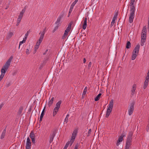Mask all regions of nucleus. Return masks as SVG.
I'll use <instances>...</instances> for the list:
<instances>
[{
    "label": "nucleus",
    "mask_w": 149,
    "mask_h": 149,
    "mask_svg": "<svg viewBox=\"0 0 149 149\" xmlns=\"http://www.w3.org/2000/svg\"><path fill=\"white\" fill-rule=\"evenodd\" d=\"M25 9H24L22 10V11L20 12V14H22V15H23L24 14V13L25 11Z\"/></svg>",
    "instance_id": "ea45409f"
},
{
    "label": "nucleus",
    "mask_w": 149,
    "mask_h": 149,
    "mask_svg": "<svg viewBox=\"0 0 149 149\" xmlns=\"http://www.w3.org/2000/svg\"><path fill=\"white\" fill-rule=\"evenodd\" d=\"M23 16V15L20 13L19 16H18V17L20 18L21 19H22V18Z\"/></svg>",
    "instance_id": "5fc2aeb1"
},
{
    "label": "nucleus",
    "mask_w": 149,
    "mask_h": 149,
    "mask_svg": "<svg viewBox=\"0 0 149 149\" xmlns=\"http://www.w3.org/2000/svg\"><path fill=\"white\" fill-rule=\"evenodd\" d=\"M26 53L27 55H29L30 54V52L28 49H26Z\"/></svg>",
    "instance_id": "a19ab883"
},
{
    "label": "nucleus",
    "mask_w": 149,
    "mask_h": 149,
    "mask_svg": "<svg viewBox=\"0 0 149 149\" xmlns=\"http://www.w3.org/2000/svg\"><path fill=\"white\" fill-rule=\"evenodd\" d=\"M136 85L135 84H134L132 86V88L131 91V94L133 96L135 94V90L136 89Z\"/></svg>",
    "instance_id": "f8f14e48"
},
{
    "label": "nucleus",
    "mask_w": 149,
    "mask_h": 149,
    "mask_svg": "<svg viewBox=\"0 0 149 149\" xmlns=\"http://www.w3.org/2000/svg\"><path fill=\"white\" fill-rule=\"evenodd\" d=\"M72 24V22H71L68 24V27L65 30L64 33L62 37L63 39H65V38L67 36L68 32L70 31L71 29Z\"/></svg>",
    "instance_id": "39448f33"
},
{
    "label": "nucleus",
    "mask_w": 149,
    "mask_h": 149,
    "mask_svg": "<svg viewBox=\"0 0 149 149\" xmlns=\"http://www.w3.org/2000/svg\"><path fill=\"white\" fill-rule=\"evenodd\" d=\"M149 129V124H148L146 126V130L147 132H148Z\"/></svg>",
    "instance_id": "a18cd8bd"
},
{
    "label": "nucleus",
    "mask_w": 149,
    "mask_h": 149,
    "mask_svg": "<svg viewBox=\"0 0 149 149\" xmlns=\"http://www.w3.org/2000/svg\"><path fill=\"white\" fill-rule=\"evenodd\" d=\"M135 0H130V10H135V6H134Z\"/></svg>",
    "instance_id": "ddd939ff"
},
{
    "label": "nucleus",
    "mask_w": 149,
    "mask_h": 149,
    "mask_svg": "<svg viewBox=\"0 0 149 149\" xmlns=\"http://www.w3.org/2000/svg\"><path fill=\"white\" fill-rule=\"evenodd\" d=\"M113 104V99L111 100L108 105V108L106 112V117L108 118L112 110Z\"/></svg>",
    "instance_id": "f03ea898"
},
{
    "label": "nucleus",
    "mask_w": 149,
    "mask_h": 149,
    "mask_svg": "<svg viewBox=\"0 0 149 149\" xmlns=\"http://www.w3.org/2000/svg\"><path fill=\"white\" fill-rule=\"evenodd\" d=\"M28 35H29V34L26 33L25 34V37L27 38V37L28 36Z\"/></svg>",
    "instance_id": "4d7b16f0"
},
{
    "label": "nucleus",
    "mask_w": 149,
    "mask_h": 149,
    "mask_svg": "<svg viewBox=\"0 0 149 149\" xmlns=\"http://www.w3.org/2000/svg\"><path fill=\"white\" fill-rule=\"evenodd\" d=\"M130 13L129 18V22L130 23H132L133 22V19L135 16V10L134 9L130 10Z\"/></svg>",
    "instance_id": "423d86ee"
},
{
    "label": "nucleus",
    "mask_w": 149,
    "mask_h": 149,
    "mask_svg": "<svg viewBox=\"0 0 149 149\" xmlns=\"http://www.w3.org/2000/svg\"><path fill=\"white\" fill-rule=\"evenodd\" d=\"M13 32L11 31L9 32L6 36V39L8 40L10 39L13 36Z\"/></svg>",
    "instance_id": "2eb2a0df"
},
{
    "label": "nucleus",
    "mask_w": 149,
    "mask_h": 149,
    "mask_svg": "<svg viewBox=\"0 0 149 149\" xmlns=\"http://www.w3.org/2000/svg\"><path fill=\"white\" fill-rule=\"evenodd\" d=\"M147 75L149 76V69L148 70V72L147 73Z\"/></svg>",
    "instance_id": "69168bd1"
},
{
    "label": "nucleus",
    "mask_w": 149,
    "mask_h": 149,
    "mask_svg": "<svg viewBox=\"0 0 149 149\" xmlns=\"http://www.w3.org/2000/svg\"><path fill=\"white\" fill-rule=\"evenodd\" d=\"M25 42H24V40H22V41H20L19 43V49L20 46L22 45V44L25 43Z\"/></svg>",
    "instance_id": "4c0bfd02"
},
{
    "label": "nucleus",
    "mask_w": 149,
    "mask_h": 149,
    "mask_svg": "<svg viewBox=\"0 0 149 149\" xmlns=\"http://www.w3.org/2000/svg\"><path fill=\"white\" fill-rule=\"evenodd\" d=\"M1 74L0 76V81H1L3 77L6 72L3 70H1Z\"/></svg>",
    "instance_id": "aec40b11"
},
{
    "label": "nucleus",
    "mask_w": 149,
    "mask_h": 149,
    "mask_svg": "<svg viewBox=\"0 0 149 149\" xmlns=\"http://www.w3.org/2000/svg\"><path fill=\"white\" fill-rule=\"evenodd\" d=\"M148 122L149 123V119L148 121Z\"/></svg>",
    "instance_id": "774afa93"
},
{
    "label": "nucleus",
    "mask_w": 149,
    "mask_h": 149,
    "mask_svg": "<svg viewBox=\"0 0 149 149\" xmlns=\"http://www.w3.org/2000/svg\"><path fill=\"white\" fill-rule=\"evenodd\" d=\"M145 81H146L149 82V76L147 75V76L146 77V79Z\"/></svg>",
    "instance_id": "e433bc0d"
},
{
    "label": "nucleus",
    "mask_w": 149,
    "mask_h": 149,
    "mask_svg": "<svg viewBox=\"0 0 149 149\" xmlns=\"http://www.w3.org/2000/svg\"><path fill=\"white\" fill-rule=\"evenodd\" d=\"M30 30H29V31H27V32L26 33L29 34V33H30Z\"/></svg>",
    "instance_id": "0e129e2a"
},
{
    "label": "nucleus",
    "mask_w": 149,
    "mask_h": 149,
    "mask_svg": "<svg viewBox=\"0 0 149 149\" xmlns=\"http://www.w3.org/2000/svg\"><path fill=\"white\" fill-rule=\"evenodd\" d=\"M87 88H88V87L87 86H86L84 90H86L87 91Z\"/></svg>",
    "instance_id": "680f3d73"
},
{
    "label": "nucleus",
    "mask_w": 149,
    "mask_h": 149,
    "mask_svg": "<svg viewBox=\"0 0 149 149\" xmlns=\"http://www.w3.org/2000/svg\"><path fill=\"white\" fill-rule=\"evenodd\" d=\"M91 129H90L88 132V136H89V135H90V134L91 133Z\"/></svg>",
    "instance_id": "de8ad7c7"
},
{
    "label": "nucleus",
    "mask_w": 149,
    "mask_h": 149,
    "mask_svg": "<svg viewBox=\"0 0 149 149\" xmlns=\"http://www.w3.org/2000/svg\"><path fill=\"white\" fill-rule=\"evenodd\" d=\"M132 135H133L132 132L131 131L130 132H129L128 133V134L127 137L132 139Z\"/></svg>",
    "instance_id": "c756f323"
},
{
    "label": "nucleus",
    "mask_w": 149,
    "mask_h": 149,
    "mask_svg": "<svg viewBox=\"0 0 149 149\" xmlns=\"http://www.w3.org/2000/svg\"><path fill=\"white\" fill-rule=\"evenodd\" d=\"M6 133V130L4 129L3 130V131L2 132V133L1 134V136L0 137L1 139H3L4 138L5 136Z\"/></svg>",
    "instance_id": "412c9836"
},
{
    "label": "nucleus",
    "mask_w": 149,
    "mask_h": 149,
    "mask_svg": "<svg viewBox=\"0 0 149 149\" xmlns=\"http://www.w3.org/2000/svg\"><path fill=\"white\" fill-rule=\"evenodd\" d=\"M126 136V134L125 132H123L121 134V136H122L123 138V137H125Z\"/></svg>",
    "instance_id": "c03bdc74"
},
{
    "label": "nucleus",
    "mask_w": 149,
    "mask_h": 149,
    "mask_svg": "<svg viewBox=\"0 0 149 149\" xmlns=\"http://www.w3.org/2000/svg\"><path fill=\"white\" fill-rule=\"evenodd\" d=\"M130 145L126 144V146H125V148L129 149V148L130 147Z\"/></svg>",
    "instance_id": "09e8293b"
},
{
    "label": "nucleus",
    "mask_w": 149,
    "mask_h": 149,
    "mask_svg": "<svg viewBox=\"0 0 149 149\" xmlns=\"http://www.w3.org/2000/svg\"><path fill=\"white\" fill-rule=\"evenodd\" d=\"M118 15V14L117 13L115 14L111 24V26H112L114 24V23H115V20L117 19Z\"/></svg>",
    "instance_id": "4468645a"
},
{
    "label": "nucleus",
    "mask_w": 149,
    "mask_h": 149,
    "mask_svg": "<svg viewBox=\"0 0 149 149\" xmlns=\"http://www.w3.org/2000/svg\"><path fill=\"white\" fill-rule=\"evenodd\" d=\"M70 145V146H71L70 145V141H68L65 144V147H64L63 149H66L68 146L69 145Z\"/></svg>",
    "instance_id": "a878e982"
},
{
    "label": "nucleus",
    "mask_w": 149,
    "mask_h": 149,
    "mask_svg": "<svg viewBox=\"0 0 149 149\" xmlns=\"http://www.w3.org/2000/svg\"><path fill=\"white\" fill-rule=\"evenodd\" d=\"M35 135L34 134V132L33 131H31L30 134L29 136L31 139L32 142L35 143Z\"/></svg>",
    "instance_id": "9b49d317"
},
{
    "label": "nucleus",
    "mask_w": 149,
    "mask_h": 149,
    "mask_svg": "<svg viewBox=\"0 0 149 149\" xmlns=\"http://www.w3.org/2000/svg\"><path fill=\"white\" fill-rule=\"evenodd\" d=\"M74 6L71 5L70 9L69 10V14H70L71 13L72 11Z\"/></svg>",
    "instance_id": "473e14b6"
},
{
    "label": "nucleus",
    "mask_w": 149,
    "mask_h": 149,
    "mask_svg": "<svg viewBox=\"0 0 149 149\" xmlns=\"http://www.w3.org/2000/svg\"><path fill=\"white\" fill-rule=\"evenodd\" d=\"M31 140L29 137H28L26 146V149H30L31 148Z\"/></svg>",
    "instance_id": "9d476101"
},
{
    "label": "nucleus",
    "mask_w": 149,
    "mask_h": 149,
    "mask_svg": "<svg viewBox=\"0 0 149 149\" xmlns=\"http://www.w3.org/2000/svg\"><path fill=\"white\" fill-rule=\"evenodd\" d=\"M39 45H38V44L36 43V45L35 47V52H36L37 50L38 49Z\"/></svg>",
    "instance_id": "72a5a7b5"
},
{
    "label": "nucleus",
    "mask_w": 149,
    "mask_h": 149,
    "mask_svg": "<svg viewBox=\"0 0 149 149\" xmlns=\"http://www.w3.org/2000/svg\"><path fill=\"white\" fill-rule=\"evenodd\" d=\"M126 144L131 146V142L126 141Z\"/></svg>",
    "instance_id": "864d4df0"
},
{
    "label": "nucleus",
    "mask_w": 149,
    "mask_h": 149,
    "mask_svg": "<svg viewBox=\"0 0 149 149\" xmlns=\"http://www.w3.org/2000/svg\"><path fill=\"white\" fill-rule=\"evenodd\" d=\"M42 118H41V117H40L39 121L41 122L42 121Z\"/></svg>",
    "instance_id": "e2e57ef3"
},
{
    "label": "nucleus",
    "mask_w": 149,
    "mask_h": 149,
    "mask_svg": "<svg viewBox=\"0 0 149 149\" xmlns=\"http://www.w3.org/2000/svg\"><path fill=\"white\" fill-rule=\"evenodd\" d=\"M132 139V138H127L126 141H129V142H131V140Z\"/></svg>",
    "instance_id": "49530a36"
},
{
    "label": "nucleus",
    "mask_w": 149,
    "mask_h": 149,
    "mask_svg": "<svg viewBox=\"0 0 149 149\" xmlns=\"http://www.w3.org/2000/svg\"><path fill=\"white\" fill-rule=\"evenodd\" d=\"M140 45L138 44L134 48L132 56L131 59L132 60H134L137 56L139 53L140 49Z\"/></svg>",
    "instance_id": "f257e3e1"
},
{
    "label": "nucleus",
    "mask_w": 149,
    "mask_h": 149,
    "mask_svg": "<svg viewBox=\"0 0 149 149\" xmlns=\"http://www.w3.org/2000/svg\"><path fill=\"white\" fill-rule=\"evenodd\" d=\"M46 29V28H45L43 30L42 33H41V35H42L43 34V36H44V35L45 34V31Z\"/></svg>",
    "instance_id": "37998d69"
},
{
    "label": "nucleus",
    "mask_w": 149,
    "mask_h": 149,
    "mask_svg": "<svg viewBox=\"0 0 149 149\" xmlns=\"http://www.w3.org/2000/svg\"><path fill=\"white\" fill-rule=\"evenodd\" d=\"M123 140V138H122V136H120L117 142L116 145L117 146H118L120 144V143L122 142Z\"/></svg>",
    "instance_id": "6ab92c4d"
},
{
    "label": "nucleus",
    "mask_w": 149,
    "mask_h": 149,
    "mask_svg": "<svg viewBox=\"0 0 149 149\" xmlns=\"http://www.w3.org/2000/svg\"><path fill=\"white\" fill-rule=\"evenodd\" d=\"M27 38V37H24L23 38V40L25 42Z\"/></svg>",
    "instance_id": "6e6d98bb"
},
{
    "label": "nucleus",
    "mask_w": 149,
    "mask_h": 149,
    "mask_svg": "<svg viewBox=\"0 0 149 149\" xmlns=\"http://www.w3.org/2000/svg\"><path fill=\"white\" fill-rule=\"evenodd\" d=\"M21 19H22L20 18H19L18 17V18H17V22H18H18H21Z\"/></svg>",
    "instance_id": "603ef678"
},
{
    "label": "nucleus",
    "mask_w": 149,
    "mask_h": 149,
    "mask_svg": "<svg viewBox=\"0 0 149 149\" xmlns=\"http://www.w3.org/2000/svg\"><path fill=\"white\" fill-rule=\"evenodd\" d=\"M77 129H75L74 130L72 134V136L71 138L70 141V145H72L73 143L74 139L77 136Z\"/></svg>",
    "instance_id": "0eeeda50"
},
{
    "label": "nucleus",
    "mask_w": 149,
    "mask_h": 149,
    "mask_svg": "<svg viewBox=\"0 0 149 149\" xmlns=\"http://www.w3.org/2000/svg\"><path fill=\"white\" fill-rule=\"evenodd\" d=\"M10 84H8L7 85V86L8 87V86H10Z\"/></svg>",
    "instance_id": "338daca9"
},
{
    "label": "nucleus",
    "mask_w": 149,
    "mask_h": 149,
    "mask_svg": "<svg viewBox=\"0 0 149 149\" xmlns=\"http://www.w3.org/2000/svg\"><path fill=\"white\" fill-rule=\"evenodd\" d=\"M23 110V108L22 107H21L19 109V114H21L22 112V110Z\"/></svg>",
    "instance_id": "79ce46f5"
},
{
    "label": "nucleus",
    "mask_w": 149,
    "mask_h": 149,
    "mask_svg": "<svg viewBox=\"0 0 149 149\" xmlns=\"http://www.w3.org/2000/svg\"><path fill=\"white\" fill-rule=\"evenodd\" d=\"M69 116V114H68L64 119V123H67L68 119V118Z\"/></svg>",
    "instance_id": "cd10ccee"
},
{
    "label": "nucleus",
    "mask_w": 149,
    "mask_h": 149,
    "mask_svg": "<svg viewBox=\"0 0 149 149\" xmlns=\"http://www.w3.org/2000/svg\"><path fill=\"white\" fill-rule=\"evenodd\" d=\"M55 135V134L54 133H53L52 134H51L50 135V139L49 140V143H51L53 141Z\"/></svg>",
    "instance_id": "a211bd4d"
},
{
    "label": "nucleus",
    "mask_w": 149,
    "mask_h": 149,
    "mask_svg": "<svg viewBox=\"0 0 149 149\" xmlns=\"http://www.w3.org/2000/svg\"><path fill=\"white\" fill-rule=\"evenodd\" d=\"M13 59V57L11 56L8 59L5 64L3 65L1 70H4L5 72L7 71L9 67L12 60Z\"/></svg>",
    "instance_id": "7ed1b4c3"
},
{
    "label": "nucleus",
    "mask_w": 149,
    "mask_h": 149,
    "mask_svg": "<svg viewBox=\"0 0 149 149\" xmlns=\"http://www.w3.org/2000/svg\"><path fill=\"white\" fill-rule=\"evenodd\" d=\"M141 39L146 40V34L141 33Z\"/></svg>",
    "instance_id": "393cba45"
},
{
    "label": "nucleus",
    "mask_w": 149,
    "mask_h": 149,
    "mask_svg": "<svg viewBox=\"0 0 149 149\" xmlns=\"http://www.w3.org/2000/svg\"><path fill=\"white\" fill-rule=\"evenodd\" d=\"M54 97H52L51 99L48 102V104L49 106L50 107L52 104L53 103L54 100Z\"/></svg>",
    "instance_id": "4be33fe9"
},
{
    "label": "nucleus",
    "mask_w": 149,
    "mask_h": 149,
    "mask_svg": "<svg viewBox=\"0 0 149 149\" xmlns=\"http://www.w3.org/2000/svg\"><path fill=\"white\" fill-rule=\"evenodd\" d=\"M147 30L146 27V26H144L143 27L141 33L146 34Z\"/></svg>",
    "instance_id": "5701e85b"
},
{
    "label": "nucleus",
    "mask_w": 149,
    "mask_h": 149,
    "mask_svg": "<svg viewBox=\"0 0 149 149\" xmlns=\"http://www.w3.org/2000/svg\"><path fill=\"white\" fill-rule=\"evenodd\" d=\"M83 63H85L86 62V59L85 58H84L83 59Z\"/></svg>",
    "instance_id": "bf43d9fd"
},
{
    "label": "nucleus",
    "mask_w": 149,
    "mask_h": 149,
    "mask_svg": "<svg viewBox=\"0 0 149 149\" xmlns=\"http://www.w3.org/2000/svg\"><path fill=\"white\" fill-rule=\"evenodd\" d=\"M101 95L102 94L101 93L98 94V95L95 98V100L96 101H98L100 98Z\"/></svg>",
    "instance_id": "b1692460"
},
{
    "label": "nucleus",
    "mask_w": 149,
    "mask_h": 149,
    "mask_svg": "<svg viewBox=\"0 0 149 149\" xmlns=\"http://www.w3.org/2000/svg\"><path fill=\"white\" fill-rule=\"evenodd\" d=\"M79 146V145L78 144V143L76 144L75 146L74 149H78Z\"/></svg>",
    "instance_id": "58836bf2"
},
{
    "label": "nucleus",
    "mask_w": 149,
    "mask_h": 149,
    "mask_svg": "<svg viewBox=\"0 0 149 149\" xmlns=\"http://www.w3.org/2000/svg\"><path fill=\"white\" fill-rule=\"evenodd\" d=\"M78 0H75V1L72 3L71 5L74 6L76 3L78 2Z\"/></svg>",
    "instance_id": "c9c22d12"
},
{
    "label": "nucleus",
    "mask_w": 149,
    "mask_h": 149,
    "mask_svg": "<svg viewBox=\"0 0 149 149\" xmlns=\"http://www.w3.org/2000/svg\"><path fill=\"white\" fill-rule=\"evenodd\" d=\"M87 91H86V90H84V91H83V94H82L83 96L84 95H86Z\"/></svg>",
    "instance_id": "3c124183"
},
{
    "label": "nucleus",
    "mask_w": 149,
    "mask_h": 149,
    "mask_svg": "<svg viewBox=\"0 0 149 149\" xmlns=\"http://www.w3.org/2000/svg\"><path fill=\"white\" fill-rule=\"evenodd\" d=\"M131 47V43L129 41H127V43L126 48L127 49L130 48Z\"/></svg>",
    "instance_id": "c85d7f7f"
},
{
    "label": "nucleus",
    "mask_w": 149,
    "mask_h": 149,
    "mask_svg": "<svg viewBox=\"0 0 149 149\" xmlns=\"http://www.w3.org/2000/svg\"><path fill=\"white\" fill-rule=\"evenodd\" d=\"M56 25V26L55 27L53 31V33L56 30H57L58 29V27L60 26V25Z\"/></svg>",
    "instance_id": "2f4dec72"
},
{
    "label": "nucleus",
    "mask_w": 149,
    "mask_h": 149,
    "mask_svg": "<svg viewBox=\"0 0 149 149\" xmlns=\"http://www.w3.org/2000/svg\"><path fill=\"white\" fill-rule=\"evenodd\" d=\"M146 40L145 39H141V46H143L144 45L146 41Z\"/></svg>",
    "instance_id": "7c9ffc66"
},
{
    "label": "nucleus",
    "mask_w": 149,
    "mask_h": 149,
    "mask_svg": "<svg viewBox=\"0 0 149 149\" xmlns=\"http://www.w3.org/2000/svg\"><path fill=\"white\" fill-rule=\"evenodd\" d=\"M44 37V36H43V34L41 35L39 40L37 41L36 42V44H38V45H40V43L42 41Z\"/></svg>",
    "instance_id": "f3484780"
},
{
    "label": "nucleus",
    "mask_w": 149,
    "mask_h": 149,
    "mask_svg": "<svg viewBox=\"0 0 149 149\" xmlns=\"http://www.w3.org/2000/svg\"><path fill=\"white\" fill-rule=\"evenodd\" d=\"M87 17H85L84 19V23L83 25V28L84 30L87 27Z\"/></svg>",
    "instance_id": "dca6fc26"
},
{
    "label": "nucleus",
    "mask_w": 149,
    "mask_h": 149,
    "mask_svg": "<svg viewBox=\"0 0 149 149\" xmlns=\"http://www.w3.org/2000/svg\"><path fill=\"white\" fill-rule=\"evenodd\" d=\"M63 14H61L58 17L56 21L55 22V24L56 25H61V20L63 17Z\"/></svg>",
    "instance_id": "1a4fd4ad"
},
{
    "label": "nucleus",
    "mask_w": 149,
    "mask_h": 149,
    "mask_svg": "<svg viewBox=\"0 0 149 149\" xmlns=\"http://www.w3.org/2000/svg\"><path fill=\"white\" fill-rule=\"evenodd\" d=\"M47 51H48L47 49L45 51V52L43 54L44 55H45L46 54V53L47 52Z\"/></svg>",
    "instance_id": "13d9d810"
},
{
    "label": "nucleus",
    "mask_w": 149,
    "mask_h": 149,
    "mask_svg": "<svg viewBox=\"0 0 149 149\" xmlns=\"http://www.w3.org/2000/svg\"><path fill=\"white\" fill-rule=\"evenodd\" d=\"M62 102L61 100L57 102L56 105V107L54 108L53 112V116H55L58 111L59 108L60 107L61 104Z\"/></svg>",
    "instance_id": "20e7f679"
},
{
    "label": "nucleus",
    "mask_w": 149,
    "mask_h": 149,
    "mask_svg": "<svg viewBox=\"0 0 149 149\" xmlns=\"http://www.w3.org/2000/svg\"><path fill=\"white\" fill-rule=\"evenodd\" d=\"M134 102H132L129 106L128 109V114L130 116L134 110Z\"/></svg>",
    "instance_id": "6e6552de"
},
{
    "label": "nucleus",
    "mask_w": 149,
    "mask_h": 149,
    "mask_svg": "<svg viewBox=\"0 0 149 149\" xmlns=\"http://www.w3.org/2000/svg\"><path fill=\"white\" fill-rule=\"evenodd\" d=\"M19 23H20V22H18H18H17V24H16V26H18V25H19Z\"/></svg>",
    "instance_id": "052dcab7"
},
{
    "label": "nucleus",
    "mask_w": 149,
    "mask_h": 149,
    "mask_svg": "<svg viewBox=\"0 0 149 149\" xmlns=\"http://www.w3.org/2000/svg\"><path fill=\"white\" fill-rule=\"evenodd\" d=\"M149 82L146 81H145L144 83V85H143V88L144 89H145L146 87H147Z\"/></svg>",
    "instance_id": "bb28decb"
},
{
    "label": "nucleus",
    "mask_w": 149,
    "mask_h": 149,
    "mask_svg": "<svg viewBox=\"0 0 149 149\" xmlns=\"http://www.w3.org/2000/svg\"><path fill=\"white\" fill-rule=\"evenodd\" d=\"M44 110H45V108L44 109L42 110V111L41 113V115H40V117H41V118H43V116L44 115Z\"/></svg>",
    "instance_id": "f704fd0d"
},
{
    "label": "nucleus",
    "mask_w": 149,
    "mask_h": 149,
    "mask_svg": "<svg viewBox=\"0 0 149 149\" xmlns=\"http://www.w3.org/2000/svg\"><path fill=\"white\" fill-rule=\"evenodd\" d=\"M91 64H92V63H91V62H89V63H88V67L89 68H90L91 67Z\"/></svg>",
    "instance_id": "8fccbe9b"
}]
</instances>
